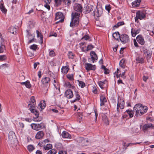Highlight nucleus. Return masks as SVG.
Instances as JSON below:
<instances>
[{"instance_id":"1","label":"nucleus","mask_w":154,"mask_h":154,"mask_svg":"<svg viewBox=\"0 0 154 154\" xmlns=\"http://www.w3.org/2000/svg\"><path fill=\"white\" fill-rule=\"evenodd\" d=\"M147 107L144 106L141 104H136L134 107V110L136 111V114L141 116L146 112L147 111Z\"/></svg>"},{"instance_id":"2","label":"nucleus","mask_w":154,"mask_h":154,"mask_svg":"<svg viewBox=\"0 0 154 154\" xmlns=\"http://www.w3.org/2000/svg\"><path fill=\"white\" fill-rule=\"evenodd\" d=\"M8 143L11 145L12 147L15 146L17 140L15 133L13 131H10L8 134Z\"/></svg>"},{"instance_id":"3","label":"nucleus","mask_w":154,"mask_h":154,"mask_svg":"<svg viewBox=\"0 0 154 154\" xmlns=\"http://www.w3.org/2000/svg\"><path fill=\"white\" fill-rule=\"evenodd\" d=\"M30 125L33 129L37 131L45 128V125L43 123L39 124L32 123Z\"/></svg>"},{"instance_id":"4","label":"nucleus","mask_w":154,"mask_h":154,"mask_svg":"<svg viewBox=\"0 0 154 154\" xmlns=\"http://www.w3.org/2000/svg\"><path fill=\"white\" fill-rule=\"evenodd\" d=\"M76 140L79 143H81L83 146H85L87 145L88 140L86 139L83 137H79L76 139Z\"/></svg>"},{"instance_id":"5","label":"nucleus","mask_w":154,"mask_h":154,"mask_svg":"<svg viewBox=\"0 0 154 154\" xmlns=\"http://www.w3.org/2000/svg\"><path fill=\"white\" fill-rule=\"evenodd\" d=\"M146 17V15L144 13L142 12L137 11L136 13V17H135L136 22L138 20V19L140 20H142Z\"/></svg>"},{"instance_id":"6","label":"nucleus","mask_w":154,"mask_h":154,"mask_svg":"<svg viewBox=\"0 0 154 154\" xmlns=\"http://www.w3.org/2000/svg\"><path fill=\"white\" fill-rule=\"evenodd\" d=\"M102 12V10L100 8H97L94 11V15L96 20H98V17L101 15Z\"/></svg>"},{"instance_id":"7","label":"nucleus","mask_w":154,"mask_h":154,"mask_svg":"<svg viewBox=\"0 0 154 154\" xmlns=\"http://www.w3.org/2000/svg\"><path fill=\"white\" fill-rule=\"evenodd\" d=\"M85 69L88 71L89 70H95L96 69L95 65H92L91 64L86 63L85 64Z\"/></svg>"},{"instance_id":"8","label":"nucleus","mask_w":154,"mask_h":154,"mask_svg":"<svg viewBox=\"0 0 154 154\" xmlns=\"http://www.w3.org/2000/svg\"><path fill=\"white\" fill-rule=\"evenodd\" d=\"M90 55L91 58L88 60L89 61L91 62L90 61V60H91V61H92V63L96 62V61L98 59V57L95 52L92 51L90 53Z\"/></svg>"},{"instance_id":"9","label":"nucleus","mask_w":154,"mask_h":154,"mask_svg":"<svg viewBox=\"0 0 154 154\" xmlns=\"http://www.w3.org/2000/svg\"><path fill=\"white\" fill-rule=\"evenodd\" d=\"M129 36L125 34H122L121 35L120 40L123 44L127 43L129 41Z\"/></svg>"},{"instance_id":"10","label":"nucleus","mask_w":154,"mask_h":154,"mask_svg":"<svg viewBox=\"0 0 154 154\" xmlns=\"http://www.w3.org/2000/svg\"><path fill=\"white\" fill-rule=\"evenodd\" d=\"M55 19L57 20L59 19L60 20L57 22H63L64 21L63 14L61 12H57L56 13Z\"/></svg>"},{"instance_id":"11","label":"nucleus","mask_w":154,"mask_h":154,"mask_svg":"<svg viewBox=\"0 0 154 154\" xmlns=\"http://www.w3.org/2000/svg\"><path fill=\"white\" fill-rule=\"evenodd\" d=\"M73 8L75 11L78 12V13H82V6L81 5L78 3L75 4L74 5Z\"/></svg>"},{"instance_id":"12","label":"nucleus","mask_w":154,"mask_h":154,"mask_svg":"<svg viewBox=\"0 0 154 154\" xmlns=\"http://www.w3.org/2000/svg\"><path fill=\"white\" fill-rule=\"evenodd\" d=\"M30 103L28 105V106L29 108H30L32 107H34L36 105V101L35 100V98L34 96H32L31 97L30 101Z\"/></svg>"},{"instance_id":"13","label":"nucleus","mask_w":154,"mask_h":154,"mask_svg":"<svg viewBox=\"0 0 154 154\" xmlns=\"http://www.w3.org/2000/svg\"><path fill=\"white\" fill-rule=\"evenodd\" d=\"M136 40L138 43L141 45H143L145 44L144 37L141 35H139L136 37Z\"/></svg>"},{"instance_id":"14","label":"nucleus","mask_w":154,"mask_h":154,"mask_svg":"<svg viewBox=\"0 0 154 154\" xmlns=\"http://www.w3.org/2000/svg\"><path fill=\"white\" fill-rule=\"evenodd\" d=\"M125 102L124 100L123 99H119L117 104V107L121 109H123L124 108Z\"/></svg>"},{"instance_id":"15","label":"nucleus","mask_w":154,"mask_h":154,"mask_svg":"<svg viewBox=\"0 0 154 154\" xmlns=\"http://www.w3.org/2000/svg\"><path fill=\"white\" fill-rule=\"evenodd\" d=\"M65 95L68 99L72 98L73 96L72 91L70 89L67 90L65 92Z\"/></svg>"},{"instance_id":"16","label":"nucleus","mask_w":154,"mask_h":154,"mask_svg":"<svg viewBox=\"0 0 154 154\" xmlns=\"http://www.w3.org/2000/svg\"><path fill=\"white\" fill-rule=\"evenodd\" d=\"M81 14L76 12H72L71 14V19H75L79 20Z\"/></svg>"},{"instance_id":"17","label":"nucleus","mask_w":154,"mask_h":154,"mask_svg":"<svg viewBox=\"0 0 154 154\" xmlns=\"http://www.w3.org/2000/svg\"><path fill=\"white\" fill-rule=\"evenodd\" d=\"M79 20L71 19V21L70 24V26L72 28L78 26L79 23Z\"/></svg>"},{"instance_id":"18","label":"nucleus","mask_w":154,"mask_h":154,"mask_svg":"<svg viewBox=\"0 0 154 154\" xmlns=\"http://www.w3.org/2000/svg\"><path fill=\"white\" fill-rule=\"evenodd\" d=\"M150 128L154 129V126L151 124H145L143 126L142 130L144 132H145Z\"/></svg>"},{"instance_id":"19","label":"nucleus","mask_w":154,"mask_h":154,"mask_svg":"<svg viewBox=\"0 0 154 154\" xmlns=\"http://www.w3.org/2000/svg\"><path fill=\"white\" fill-rule=\"evenodd\" d=\"M100 106H104L105 103L107 101L104 95L101 94L100 96Z\"/></svg>"},{"instance_id":"20","label":"nucleus","mask_w":154,"mask_h":154,"mask_svg":"<svg viewBox=\"0 0 154 154\" xmlns=\"http://www.w3.org/2000/svg\"><path fill=\"white\" fill-rule=\"evenodd\" d=\"M140 30V29L139 28L137 29L133 28L132 29L131 33L132 36L133 37H135L137 34L139 33Z\"/></svg>"},{"instance_id":"21","label":"nucleus","mask_w":154,"mask_h":154,"mask_svg":"<svg viewBox=\"0 0 154 154\" xmlns=\"http://www.w3.org/2000/svg\"><path fill=\"white\" fill-rule=\"evenodd\" d=\"M44 135V134L42 131H38L36 134L35 137L36 139H41Z\"/></svg>"},{"instance_id":"22","label":"nucleus","mask_w":154,"mask_h":154,"mask_svg":"<svg viewBox=\"0 0 154 154\" xmlns=\"http://www.w3.org/2000/svg\"><path fill=\"white\" fill-rule=\"evenodd\" d=\"M62 137L63 138L70 139L71 136L70 134L66 131H63L62 134Z\"/></svg>"},{"instance_id":"23","label":"nucleus","mask_w":154,"mask_h":154,"mask_svg":"<svg viewBox=\"0 0 154 154\" xmlns=\"http://www.w3.org/2000/svg\"><path fill=\"white\" fill-rule=\"evenodd\" d=\"M113 37L119 42L120 41L121 35L118 32H116L112 34Z\"/></svg>"},{"instance_id":"24","label":"nucleus","mask_w":154,"mask_h":154,"mask_svg":"<svg viewBox=\"0 0 154 154\" xmlns=\"http://www.w3.org/2000/svg\"><path fill=\"white\" fill-rule=\"evenodd\" d=\"M50 80L49 77H45L42 79V82L43 84L46 85L47 86H48V83Z\"/></svg>"},{"instance_id":"25","label":"nucleus","mask_w":154,"mask_h":154,"mask_svg":"<svg viewBox=\"0 0 154 154\" xmlns=\"http://www.w3.org/2000/svg\"><path fill=\"white\" fill-rule=\"evenodd\" d=\"M102 121L106 125H108L109 124V122L107 117L106 115L104 114L102 116Z\"/></svg>"},{"instance_id":"26","label":"nucleus","mask_w":154,"mask_h":154,"mask_svg":"<svg viewBox=\"0 0 154 154\" xmlns=\"http://www.w3.org/2000/svg\"><path fill=\"white\" fill-rule=\"evenodd\" d=\"M75 98L74 100H72L71 102L72 103H74L80 100V97L78 91H75Z\"/></svg>"},{"instance_id":"27","label":"nucleus","mask_w":154,"mask_h":154,"mask_svg":"<svg viewBox=\"0 0 154 154\" xmlns=\"http://www.w3.org/2000/svg\"><path fill=\"white\" fill-rule=\"evenodd\" d=\"M20 83L22 85H25L27 88H30L31 87L30 82L28 81L24 82H20Z\"/></svg>"},{"instance_id":"28","label":"nucleus","mask_w":154,"mask_h":154,"mask_svg":"<svg viewBox=\"0 0 154 154\" xmlns=\"http://www.w3.org/2000/svg\"><path fill=\"white\" fill-rule=\"evenodd\" d=\"M107 81L106 80H104L103 81H100L98 82V84L100 87L101 89H103L105 85L106 84Z\"/></svg>"},{"instance_id":"29","label":"nucleus","mask_w":154,"mask_h":154,"mask_svg":"<svg viewBox=\"0 0 154 154\" xmlns=\"http://www.w3.org/2000/svg\"><path fill=\"white\" fill-rule=\"evenodd\" d=\"M141 0H135L132 2V6L133 7H135L139 6L141 2Z\"/></svg>"},{"instance_id":"30","label":"nucleus","mask_w":154,"mask_h":154,"mask_svg":"<svg viewBox=\"0 0 154 154\" xmlns=\"http://www.w3.org/2000/svg\"><path fill=\"white\" fill-rule=\"evenodd\" d=\"M0 10L4 14H6L7 12V10L2 4H0Z\"/></svg>"},{"instance_id":"31","label":"nucleus","mask_w":154,"mask_h":154,"mask_svg":"<svg viewBox=\"0 0 154 154\" xmlns=\"http://www.w3.org/2000/svg\"><path fill=\"white\" fill-rule=\"evenodd\" d=\"M2 42H0V53H3L5 50V46L2 44Z\"/></svg>"},{"instance_id":"32","label":"nucleus","mask_w":154,"mask_h":154,"mask_svg":"<svg viewBox=\"0 0 154 154\" xmlns=\"http://www.w3.org/2000/svg\"><path fill=\"white\" fill-rule=\"evenodd\" d=\"M69 69L66 66L62 67L61 72L64 74H66L68 71Z\"/></svg>"},{"instance_id":"33","label":"nucleus","mask_w":154,"mask_h":154,"mask_svg":"<svg viewBox=\"0 0 154 154\" xmlns=\"http://www.w3.org/2000/svg\"><path fill=\"white\" fill-rule=\"evenodd\" d=\"M65 86L68 88H72L73 89L75 88L74 86L72 85L70 83L68 82H66L65 83Z\"/></svg>"},{"instance_id":"34","label":"nucleus","mask_w":154,"mask_h":154,"mask_svg":"<svg viewBox=\"0 0 154 154\" xmlns=\"http://www.w3.org/2000/svg\"><path fill=\"white\" fill-rule=\"evenodd\" d=\"M37 34V37L40 38V40L41 41V44L43 43V35L40 33L38 30H37L36 31Z\"/></svg>"},{"instance_id":"35","label":"nucleus","mask_w":154,"mask_h":154,"mask_svg":"<svg viewBox=\"0 0 154 154\" xmlns=\"http://www.w3.org/2000/svg\"><path fill=\"white\" fill-rule=\"evenodd\" d=\"M136 60L138 63H143L144 62L143 58L141 57H139L137 58Z\"/></svg>"},{"instance_id":"36","label":"nucleus","mask_w":154,"mask_h":154,"mask_svg":"<svg viewBox=\"0 0 154 154\" xmlns=\"http://www.w3.org/2000/svg\"><path fill=\"white\" fill-rule=\"evenodd\" d=\"M52 148V145L51 144H48L44 147V148L45 150H48Z\"/></svg>"},{"instance_id":"37","label":"nucleus","mask_w":154,"mask_h":154,"mask_svg":"<svg viewBox=\"0 0 154 154\" xmlns=\"http://www.w3.org/2000/svg\"><path fill=\"white\" fill-rule=\"evenodd\" d=\"M121 116V112L119 109L117 108V110L114 115V116L117 118Z\"/></svg>"},{"instance_id":"38","label":"nucleus","mask_w":154,"mask_h":154,"mask_svg":"<svg viewBox=\"0 0 154 154\" xmlns=\"http://www.w3.org/2000/svg\"><path fill=\"white\" fill-rule=\"evenodd\" d=\"M31 112L33 113L36 116H38L39 113L38 111H37L35 109H30Z\"/></svg>"},{"instance_id":"39","label":"nucleus","mask_w":154,"mask_h":154,"mask_svg":"<svg viewBox=\"0 0 154 154\" xmlns=\"http://www.w3.org/2000/svg\"><path fill=\"white\" fill-rule=\"evenodd\" d=\"M125 112H127L129 115L130 118H132L133 116V112L132 110H127Z\"/></svg>"},{"instance_id":"40","label":"nucleus","mask_w":154,"mask_h":154,"mask_svg":"<svg viewBox=\"0 0 154 154\" xmlns=\"http://www.w3.org/2000/svg\"><path fill=\"white\" fill-rule=\"evenodd\" d=\"M16 29L15 27L13 26L10 27L9 29L10 32L13 34H14L16 32Z\"/></svg>"},{"instance_id":"41","label":"nucleus","mask_w":154,"mask_h":154,"mask_svg":"<svg viewBox=\"0 0 154 154\" xmlns=\"http://www.w3.org/2000/svg\"><path fill=\"white\" fill-rule=\"evenodd\" d=\"M93 6L90 5L86 7V13H88L93 10Z\"/></svg>"},{"instance_id":"42","label":"nucleus","mask_w":154,"mask_h":154,"mask_svg":"<svg viewBox=\"0 0 154 154\" xmlns=\"http://www.w3.org/2000/svg\"><path fill=\"white\" fill-rule=\"evenodd\" d=\"M79 82V86L81 87V88H83L85 85V83L82 81L78 80L77 81Z\"/></svg>"},{"instance_id":"43","label":"nucleus","mask_w":154,"mask_h":154,"mask_svg":"<svg viewBox=\"0 0 154 154\" xmlns=\"http://www.w3.org/2000/svg\"><path fill=\"white\" fill-rule=\"evenodd\" d=\"M34 121L37 122L41 121L42 119V117L39 116H36L35 117H34Z\"/></svg>"},{"instance_id":"44","label":"nucleus","mask_w":154,"mask_h":154,"mask_svg":"<svg viewBox=\"0 0 154 154\" xmlns=\"http://www.w3.org/2000/svg\"><path fill=\"white\" fill-rule=\"evenodd\" d=\"M125 24L124 22L123 21L119 22L116 24L114 26V27L116 28H118L120 26L123 25Z\"/></svg>"},{"instance_id":"45","label":"nucleus","mask_w":154,"mask_h":154,"mask_svg":"<svg viewBox=\"0 0 154 154\" xmlns=\"http://www.w3.org/2000/svg\"><path fill=\"white\" fill-rule=\"evenodd\" d=\"M57 153V150L54 149L50 150L47 153L48 154H56Z\"/></svg>"},{"instance_id":"46","label":"nucleus","mask_w":154,"mask_h":154,"mask_svg":"<svg viewBox=\"0 0 154 154\" xmlns=\"http://www.w3.org/2000/svg\"><path fill=\"white\" fill-rule=\"evenodd\" d=\"M68 56L69 58L73 59L74 57V55L72 52L69 51L68 53Z\"/></svg>"},{"instance_id":"47","label":"nucleus","mask_w":154,"mask_h":154,"mask_svg":"<svg viewBox=\"0 0 154 154\" xmlns=\"http://www.w3.org/2000/svg\"><path fill=\"white\" fill-rule=\"evenodd\" d=\"M27 149L29 152H31L34 149V147L32 145H29L28 146Z\"/></svg>"},{"instance_id":"48","label":"nucleus","mask_w":154,"mask_h":154,"mask_svg":"<svg viewBox=\"0 0 154 154\" xmlns=\"http://www.w3.org/2000/svg\"><path fill=\"white\" fill-rule=\"evenodd\" d=\"M67 78L70 80H74L73 75L72 74H68L66 75Z\"/></svg>"},{"instance_id":"49","label":"nucleus","mask_w":154,"mask_h":154,"mask_svg":"<svg viewBox=\"0 0 154 154\" xmlns=\"http://www.w3.org/2000/svg\"><path fill=\"white\" fill-rule=\"evenodd\" d=\"M124 60L123 59H122L120 61L119 65L123 69H124L125 68V65L124 64Z\"/></svg>"},{"instance_id":"50","label":"nucleus","mask_w":154,"mask_h":154,"mask_svg":"<svg viewBox=\"0 0 154 154\" xmlns=\"http://www.w3.org/2000/svg\"><path fill=\"white\" fill-rule=\"evenodd\" d=\"M8 64L6 63L3 64L0 66V69H4L8 68Z\"/></svg>"},{"instance_id":"51","label":"nucleus","mask_w":154,"mask_h":154,"mask_svg":"<svg viewBox=\"0 0 154 154\" xmlns=\"http://www.w3.org/2000/svg\"><path fill=\"white\" fill-rule=\"evenodd\" d=\"M94 47V46L91 44L88 45L86 48L87 51L91 50Z\"/></svg>"},{"instance_id":"52","label":"nucleus","mask_w":154,"mask_h":154,"mask_svg":"<svg viewBox=\"0 0 154 154\" xmlns=\"http://www.w3.org/2000/svg\"><path fill=\"white\" fill-rule=\"evenodd\" d=\"M54 1H55V2L57 6L60 5L62 2L63 1L62 0H54Z\"/></svg>"},{"instance_id":"53","label":"nucleus","mask_w":154,"mask_h":154,"mask_svg":"<svg viewBox=\"0 0 154 154\" xmlns=\"http://www.w3.org/2000/svg\"><path fill=\"white\" fill-rule=\"evenodd\" d=\"M125 71L122 72L121 74H119V75H118L116 74V76H117V78H118L119 76V77L121 76L123 79H125Z\"/></svg>"},{"instance_id":"54","label":"nucleus","mask_w":154,"mask_h":154,"mask_svg":"<svg viewBox=\"0 0 154 154\" xmlns=\"http://www.w3.org/2000/svg\"><path fill=\"white\" fill-rule=\"evenodd\" d=\"M49 55L50 56L52 57L55 56V54L54 51L53 50H51L50 51L49 53Z\"/></svg>"},{"instance_id":"55","label":"nucleus","mask_w":154,"mask_h":154,"mask_svg":"<svg viewBox=\"0 0 154 154\" xmlns=\"http://www.w3.org/2000/svg\"><path fill=\"white\" fill-rule=\"evenodd\" d=\"M92 91L95 94H97V90L95 86H94L93 87Z\"/></svg>"},{"instance_id":"56","label":"nucleus","mask_w":154,"mask_h":154,"mask_svg":"<svg viewBox=\"0 0 154 154\" xmlns=\"http://www.w3.org/2000/svg\"><path fill=\"white\" fill-rule=\"evenodd\" d=\"M37 48V45H36L34 44L32 45L30 48L34 50H35Z\"/></svg>"},{"instance_id":"57","label":"nucleus","mask_w":154,"mask_h":154,"mask_svg":"<svg viewBox=\"0 0 154 154\" xmlns=\"http://www.w3.org/2000/svg\"><path fill=\"white\" fill-rule=\"evenodd\" d=\"M39 107L41 109V110L43 109L45 107V104L40 103L38 105V107Z\"/></svg>"},{"instance_id":"58","label":"nucleus","mask_w":154,"mask_h":154,"mask_svg":"<svg viewBox=\"0 0 154 154\" xmlns=\"http://www.w3.org/2000/svg\"><path fill=\"white\" fill-rule=\"evenodd\" d=\"M111 8L110 5H107L105 6V9L109 12Z\"/></svg>"},{"instance_id":"59","label":"nucleus","mask_w":154,"mask_h":154,"mask_svg":"<svg viewBox=\"0 0 154 154\" xmlns=\"http://www.w3.org/2000/svg\"><path fill=\"white\" fill-rule=\"evenodd\" d=\"M6 58L5 55H3L0 56V60L3 61L5 60Z\"/></svg>"},{"instance_id":"60","label":"nucleus","mask_w":154,"mask_h":154,"mask_svg":"<svg viewBox=\"0 0 154 154\" xmlns=\"http://www.w3.org/2000/svg\"><path fill=\"white\" fill-rule=\"evenodd\" d=\"M134 44L135 46L137 48H138L139 47V46L136 40L135 39H134L133 40Z\"/></svg>"},{"instance_id":"61","label":"nucleus","mask_w":154,"mask_h":154,"mask_svg":"<svg viewBox=\"0 0 154 154\" xmlns=\"http://www.w3.org/2000/svg\"><path fill=\"white\" fill-rule=\"evenodd\" d=\"M19 124L20 127L22 129H23L24 127V124L23 123L21 122H19Z\"/></svg>"},{"instance_id":"62","label":"nucleus","mask_w":154,"mask_h":154,"mask_svg":"<svg viewBox=\"0 0 154 154\" xmlns=\"http://www.w3.org/2000/svg\"><path fill=\"white\" fill-rule=\"evenodd\" d=\"M49 4H47L45 3V5H44V7L47 8L48 10H49L50 9V5H49Z\"/></svg>"},{"instance_id":"63","label":"nucleus","mask_w":154,"mask_h":154,"mask_svg":"<svg viewBox=\"0 0 154 154\" xmlns=\"http://www.w3.org/2000/svg\"><path fill=\"white\" fill-rule=\"evenodd\" d=\"M59 154H67V152L66 151L61 150L59 151Z\"/></svg>"},{"instance_id":"64","label":"nucleus","mask_w":154,"mask_h":154,"mask_svg":"<svg viewBox=\"0 0 154 154\" xmlns=\"http://www.w3.org/2000/svg\"><path fill=\"white\" fill-rule=\"evenodd\" d=\"M4 39L3 38L2 34L0 33V42H4Z\"/></svg>"}]
</instances>
